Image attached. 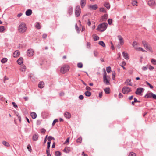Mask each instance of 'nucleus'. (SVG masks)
<instances>
[{
  "instance_id": "obj_1",
  "label": "nucleus",
  "mask_w": 156,
  "mask_h": 156,
  "mask_svg": "<svg viewBox=\"0 0 156 156\" xmlns=\"http://www.w3.org/2000/svg\"><path fill=\"white\" fill-rule=\"evenodd\" d=\"M27 30L26 24L24 22H21L19 24L18 28V31L20 34L25 33Z\"/></svg>"
},
{
  "instance_id": "obj_2",
  "label": "nucleus",
  "mask_w": 156,
  "mask_h": 156,
  "mask_svg": "<svg viewBox=\"0 0 156 156\" xmlns=\"http://www.w3.org/2000/svg\"><path fill=\"white\" fill-rule=\"evenodd\" d=\"M108 24L106 23H103L100 24L97 28V30L103 32L106 29Z\"/></svg>"
},
{
  "instance_id": "obj_3",
  "label": "nucleus",
  "mask_w": 156,
  "mask_h": 156,
  "mask_svg": "<svg viewBox=\"0 0 156 156\" xmlns=\"http://www.w3.org/2000/svg\"><path fill=\"white\" fill-rule=\"evenodd\" d=\"M69 66L68 65H64L61 68L60 72L62 73H65L69 69Z\"/></svg>"
},
{
  "instance_id": "obj_4",
  "label": "nucleus",
  "mask_w": 156,
  "mask_h": 156,
  "mask_svg": "<svg viewBox=\"0 0 156 156\" xmlns=\"http://www.w3.org/2000/svg\"><path fill=\"white\" fill-rule=\"evenodd\" d=\"M131 91V89L126 86L123 87L122 89V92L124 94H127Z\"/></svg>"
},
{
  "instance_id": "obj_5",
  "label": "nucleus",
  "mask_w": 156,
  "mask_h": 156,
  "mask_svg": "<svg viewBox=\"0 0 156 156\" xmlns=\"http://www.w3.org/2000/svg\"><path fill=\"white\" fill-rule=\"evenodd\" d=\"M81 10L80 7L79 6H77L75 9V14L76 17H78L80 16Z\"/></svg>"
},
{
  "instance_id": "obj_6",
  "label": "nucleus",
  "mask_w": 156,
  "mask_h": 156,
  "mask_svg": "<svg viewBox=\"0 0 156 156\" xmlns=\"http://www.w3.org/2000/svg\"><path fill=\"white\" fill-rule=\"evenodd\" d=\"M103 81L104 83L106 85H108L110 84L107 78L106 72L105 73L103 76Z\"/></svg>"
},
{
  "instance_id": "obj_7",
  "label": "nucleus",
  "mask_w": 156,
  "mask_h": 156,
  "mask_svg": "<svg viewBox=\"0 0 156 156\" xmlns=\"http://www.w3.org/2000/svg\"><path fill=\"white\" fill-rule=\"evenodd\" d=\"M144 90V89L142 88H138L135 92V93L137 95H140Z\"/></svg>"
},
{
  "instance_id": "obj_8",
  "label": "nucleus",
  "mask_w": 156,
  "mask_h": 156,
  "mask_svg": "<svg viewBox=\"0 0 156 156\" xmlns=\"http://www.w3.org/2000/svg\"><path fill=\"white\" fill-rule=\"evenodd\" d=\"M118 37L119 40V43L121 45H123L124 44V41L122 37L120 35H119L118 36Z\"/></svg>"
},
{
  "instance_id": "obj_9",
  "label": "nucleus",
  "mask_w": 156,
  "mask_h": 156,
  "mask_svg": "<svg viewBox=\"0 0 156 156\" xmlns=\"http://www.w3.org/2000/svg\"><path fill=\"white\" fill-rule=\"evenodd\" d=\"M148 4L151 7H152L156 5L155 2L153 0H150L148 1Z\"/></svg>"
},
{
  "instance_id": "obj_10",
  "label": "nucleus",
  "mask_w": 156,
  "mask_h": 156,
  "mask_svg": "<svg viewBox=\"0 0 156 156\" xmlns=\"http://www.w3.org/2000/svg\"><path fill=\"white\" fill-rule=\"evenodd\" d=\"M27 53L28 56H31L33 55L34 52L33 49H30L27 51Z\"/></svg>"
},
{
  "instance_id": "obj_11",
  "label": "nucleus",
  "mask_w": 156,
  "mask_h": 156,
  "mask_svg": "<svg viewBox=\"0 0 156 156\" xmlns=\"http://www.w3.org/2000/svg\"><path fill=\"white\" fill-rule=\"evenodd\" d=\"M73 8L71 6H69L68 8L67 14L68 16L69 17L72 14Z\"/></svg>"
},
{
  "instance_id": "obj_12",
  "label": "nucleus",
  "mask_w": 156,
  "mask_h": 156,
  "mask_svg": "<svg viewBox=\"0 0 156 156\" xmlns=\"http://www.w3.org/2000/svg\"><path fill=\"white\" fill-rule=\"evenodd\" d=\"M89 7L90 9L91 10H95L98 7L97 5L96 4L93 5H90Z\"/></svg>"
},
{
  "instance_id": "obj_13",
  "label": "nucleus",
  "mask_w": 156,
  "mask_h": 156,
  "mask_svg": "<svg viewBox=\"0 0 156 156\" xmlns=\"http://www.w3.org/2000/svg\"><path fill=\"white\" fill-rule=\"evenodd\" d=\"M147 50L151 52H152L151 47L147 44L144 47Z\"/></svg>"
},
{
  "instance_id": "obj_14",
  "label": "nucleus",
  "mask_w": 156,
  "mask_h": 156,
  "mask_svg": "<svg viewBox=\"0 0 156 156\" xmlns=\"http://www.w3.org/2000/svg\"><path fill=\"white\" fill-rule=\"evenodd\" d=\"M39 135L37 133L34 134L33 136L32 139L33 141H36L37 140Z\"/></svg>"
},
{
  "instance_id": "obj_15",
  "label": "nucleus",
  "mask_w": 156,
  "mask_h": 156,
  "mask_svg": "<svg viewBox=\"0 0 156 156\" xmlns=\"http://www.w3.org/2000/svg\"><path fill=\"white\" fill-rule=\"evenodd\" d=\"M64 116L67 119H69L71 117L70 113L68 112H65L64 114Z\"/></svg>"
},
{
  "instance_id": "obj_16",
  "label": "nucleus",
  "mask_w": 156,
  "mask_h": 156,
  "mask_svg": "<svg viewBox=\"0 0 156 156\" xmlns=\"http://www.w3.org/2000/svg\"><path fill=\"white\" fill-rule=\"evenodd\" d=\"M20 54V53L19 51H16L13 54V56L14 57H16L19 56Z\"/></svg>"
},
{
  "instance_id": "obj_17",
  "label": "nucleus",
  "mask_w": 156,
  "mask_h": 156,
  "mask_svg": "<svg viewBox=\"0 0 156 156\" xmlns=\"http://www.w3.org/2000/svg\"><path fill=\"white\" fill-rule=\"evenodd\" d=\"M32 12V10L30 9H29L26 11L25 14L27 16H30L31 15Z\"/></svg>"
},
{
  "instance_id": "obj_18",
  "label": "nucleus",
  "mask_w": 156,
  "mask_h": 156,
  "mask_svg": "<svg viewBox=\"0 0 156 156\" xmlns=\"http://www.w3.org/2000/svg\"><path fill=\"white\" fill-rule=\"evenodd\" d=\"M108 17V15L107 14H104L102 17L101 20L102 21H105L107 19Z\"/></svg>"
},
{
  "instance_id": "obj_19",
  "label": "nucleus",
  "mask_w": 156,
  "mask_h": 156,
  "mask_svg": "<svg viewBox=\"0 0 156 156\" xmlns=\"http://www.w3.org/2000/svg\"><path fill=\"white\" fill-rule=\"evenodd\" d=\"M23 59L22 58H20L17 61L18 63L20 65H21L23 63Z\"/></svg>"
},
{
  "instance_id": "obj_20",
  "label": "nucleus",
  "mask_w": 156,
  "mask_h": 156,
  "mask_svg": "<svg viewBox=\"0 0 156 156\" xmlns=\"http://www.w3.org/2000/svg\"><path fill=\"white\" fill-rule=\"evenodd\" d=\"M44 87V83L43 82L41 81L39 82L38 84V87L40 88H42Z\"/></svg>"
},
{
  "instance_id": "obj_21",
  "label": "nucleus",
  "mask_w": 156,
  "mask_h": 156,
  "mask_svg": "<svg viewBox=\"0 0 156 156\" xmlns=\"http://www.w3.org/2000/svg\"><path fill=\"white\" fill-rule=\"evenodd\" d=\"M153 93L152 92H150L147 94L145 96V97L146 98H151L152 97Z\"/></svg>"
},
{
  "instance_id": "obj_22",
  "label": "nucleus",
  "mask_w": 156,
  "mask_h": 156,
  "mask_svg": "<svg viewBox=\"0 0 156 156\" xmlns=\"http://www.w3.org/2000/svg\"><path fill=\"white\" fill-rule=\"evenodd\" d=\"M35 27L38 29H40L41 28V26L39 22H37L35 23Z\"/></svg>"
},
{
  "instance_id": "obj_23",
  "label": "nucleus",
  "mask_w": 156,
  "mask_h": 156,
  "mask_svg": "<svg viewBox=\"0 0 156 156\" xmlns=\"http://www.w3.org/2000/svg\"><path fill=\"white\" fill-rule=\"evenodd\" d=\"M30 115L32 118L33 119H35L37 117V114L34 112H31Z\"/></svg>"
},
{
  "instance_id": "obj_24",
  "label": "nucleus",
  "mask_w": 156,
  "mask_h": 156,
  "mask_svg": "<svg viewBox=\"0 0 156 156\" xmlns=\"http://www.w3.org/2000/svg\"><path fill=\"white\" fill-rule=\"evenodd\" d=\"M105 6L108 9H109L110 5L109 3L108 2H106L104 4Z\"/></svg>"
},
{
  "instance_id": "obj_25",
  "label": "nucleus",
  "mask_w": 156,
  "mask_h": 156,
  "mask_svg": "<svg viewBox=\"0 0 156 156\" xmlns=\"http://www.w3.org/2000/svg\"><path fill=\"white\" fill-rule=\"evenodd\" d=\"M26 69V67L25 65H23L20 66V70L22 72H25Z\"/></svg>"
},
{
  "instance_id": "obj_26",
  "label": "nucleus",
  "mask_w": 156,
  "mask_h": 156,
  "mask_svg": "<svg viewBox=\"0 0 156 156\" xmlns=\"http://www.w3.org/2000/svg\"><path fill=\"white\" fill-rule=\"evenodd\" d=\"M86 0H81V5L82 8H83L85 6L84 3H85Z\"/></svg>"
},
{
  "instance_id": "obj_27",
  "label": "nucleus",
  "mask_w": 156,
  "mask_h": 156,
  "mask_svg": "<svg viewBox=\"0 0 156 156\" xmlns=\"http://www.w3.org/2000/svg\"><path fill=\"white\" fill-rule=\"evenodd\" d=\"M122 55H123L124 57L126 59H129V58L128 56L127 53H125L124 52H122Z\"/></svg>"
},
{
  "instance_id": "obj_28",
  "label": "nucleus",
  "mask_w": 156,
  "mask_h": 156,
  "mask_svg": "<svg viewBox=\"0 0 156 156\" xmlns=\"http://www.w3.org/2000/svg\"><path fill=\"white\" fill-rule=\"evenodd\" d=\"M105 93L106 94H108L110 93V89L109 88H107L104 89Z\"/></svg>"
},
{
  "instance_id": "obj_29",
  "label": "nucleus",
  "mask_w": 156,
  "mask_h": 156,
  "mask_svg": "<svg viewBox=\"0 0 156 156\" xmlns=\"http://www.w3.org/2000/svg\"><path fill=\"white\" fill-rule=\"evenodd\" d=\"M125 83H127V85L129 86H132V84L131 83H130V80L129 79H127L126 80V81L125 82Z\"/></svg>"
},
{
  "instance_id": "obj_30",
  "label": "nucleus",
  "mask_w": 156,
  "mask_h": 156,
  "mask_svg": "<svg viewBox=\"0 0 156 156\" xmlns=\"http://www.w3.org/2000/svg\"><path fill=\"white\" fill-rule=\"evenodd\" d=\"M85 95L88 97L90 96L91 94V93L90 92L87 91L85 92Z\"/></svg>"
},
{
  "instance_id": "obj_31",
  "label": "nucleus",
  "mask_w": 156,
  "mask_h": 156,
  "mask_svg": "<svg viewBox=\"0 0 156 156\" xmlns=\"http://www.w3.org/2000/svg\"><path fill=\"white\" fill-rule=\"evenodd\" d=\"M2 143L5 146H6L8 147L9 146V144L8 142H6V141H2Z\"/></svg>"
},
{
  "instance_id": "obj_32",
  "label": "nucleus",
  "mask_w": 156,
  "mask_h": 156,
  "mask_svg": "<svg viewBox=\"0 0 156 156\" xmlns=\"http://www.w3.org/2000/svg\"><path fill=\"white\" fill-rule=\"evenodd\" d=\"M7 61V59L6 58H4L2 59L1 62L2 63H5Z\"/></svg>"
},
{
  "instance_id": "obj_33",
  "label": "nucleus",
  "mask_w": 156,
  "mask_h": 156,
  "mask_svg": "<svg viewBox=\"0 0 156 156\" xmlns=\"http://www.w3.org/2000/svg\"><path fill=\"white\" fill-rule=\"evenodd\" d=\"M126 65V63L125 62L123 61L122 62V65H120V66L123 68L124 70H126V68L124 66H125Z\"/></svg>"
},
{
  "instance_id": "obj_34",
  "label": "nucleus",
  "mask_w": 156,
  "mask_h": 156,
  "mask_svg": "<svg viewBox=\"0 0 156 156\" xmlns=\"http://www.w3.org/2000/svg\"><path fill=\"white\" fill-rule=\"evenodd\" d=\"M132 4L133 6H137V2L136 1L133 0L132 2Z\"/></svg>"
},
{
  "instance_id": "obj_35",
  "label": "nucleus",
  "mask_w": 156,
  "mask_h": 156,
  "mask_svg": "<svg viewBox=\"0 0 156 156\" xmlns=\"http://www.w3.org/2000/svg\"><path fill=\"white\" fill-rule=\"evenodd\" d=\"M100 11L105 13H106L107 11L106 9L104 8H100Z\"/></svg>"
},
{
  "instance_id": "obj_36",
  "label": "nucleus",
  "mask_w": 156,
  "mask_h": 156,
  "mask_svg": "<svg viewBox=\"0 0 156 156\" xmlns=\"http://www.w3.org/2000/svg\"><path fill=\"white\" fill-rule=\"evenodd\" d=\"M139 44L138 43H137L136 41H134L133 44H132V46L134 47H136V46L139 45Z\"/></svg>"
},
{
  "instance_id": "obj_37",
  "label": "nucleus",
  "mask_w": 156,
  "mask_h": 156,
  "mask_svg": "<svg viewBox=\"0 0 156 156\" xmlns=\"http://www.w3.org/2000/svg\"><path fill=\"white\" fill-rule=\"evenodd\" d=\"M99 44L102 46L105 47V46L104 43L102 41H100L99 42Z\"/></svg>"
},
{
  "instance_id": "obj_38",
  "label": "nucleus",
  "mask_w": 156,
  "mask_h": 156,
  "mask_svg": "<svg viewBox=\"0 0 156 156\" xmlns=\"http://www.w3.org/2000/svg\"><path fill=\"white\" fill-rule=\"evenodd\" d=\"M5 30V27L4 26H0V32H3Z\"/></svg>"
},
{
  "instance_id": "obj_39",
  "label": "nucleus",
  "mask_w": 156,
  "mask_h": 156,
  "mask_svg": "<svg viewBox=\"0 0 156 156\" xmlns=\"http://www.w3.org/2000/svg\"><path fill=\"white\" fill-rule=\"evenodd\" d=\"M52 139L54 140L55 138L51 136H49L48 137L47 140L48 141V142H50V141Z\"/></svg>"
},
{
  "instance_id": "obj_40",
  "label": "nucleus",
  "mask_w": 156,
  "mask_h": 156,
  "mask_svg": "<svg viewBox=\"0 0 156 156\" xmlns=\"http://www.w3.org/2000/svg\"><path fill=\"white\" fill-rule=\"evenodd\" d=\"M55 155L56 156H60L61 155V153L58 151L55 152Z\"/></svg>"
},
{
  "instance_id": "obj_41",
  "label": "nucleus",
  "mask_w": 156,
  "mask_h": 156,
  "mask_svg": "<svg viewBox=\"0 0 156 156\" xmlns=\"http://www.w3.org/2000/svg\"><path fill=\"white\" fill-rule=\"evenodd\" d=\"M151 63L154 65H156V60L152 58L151 60Z\"/></svg>"
},
{
  "instance_id": "obj_42",
  "label": "nucleus",
  "mask_w": 156,
  "mask_h": 156,
  "mask_svg": "<svg viewBox=\"0 0 156 156\" xmlns=\"http://www.w3.org/2000/svg\"><path fill=\"white\" fill-rule=\"evenodd\" d=\"M82 140V138L81 137H80L76 140V142L77 143H81V142Z\"/></svg>"
},
{
  "instance_id": "obj_43",
  "label": "nucleus",
  "mask_w": 156,
  "mask_h": 156,
  "mask_svg": "<svg viewBox=\"0 0 156 156\" xmlns=\"http://www.w3.org/2000/svg\"><path fill=\"white\" fill-rule=\"evenodd\" d=\"M93 39L95 41H96L99 39V37L98 36L94 35Z\"/></svg>"
},
{
  "instance_id": "obj_44",
  "label": "nucleus",
  "mask_w": 156,
  "mask_h": 156,
  "mask_svg": "<svg viewBox=\"0 0 156 156\" xmlns=\"http://www.w3.org/2000/svg\"><path fill=\"white\" fill-rule=\"evenodd\" d=\"M106 71H107V72L108 73H109L110 72H111V67L110 66L107 67L106 68Z\"/></svg>"
},
{
  "instance_id": "obj_45",
  "label": "nucleus",
  "mask_w": 156,
  "mask_h": 156,
  "mask_svg": "<svg viewBox=\"0 0 156 156\" xmlns=\"http://www.w3.org/2000/svg\"><path fill=\"white\" fill-rule=\"evenodd\" d=\"M128 156H136L135 153L133 152H131L129 154Z\"/></svg>"
},
{
  "instance_id": "obj_46",
  "label": "nucleus",
  "mask_w": 156,
  "mask_h": 156,
  "mask_svg": "<svg viewBox=\"0 0 156 156\" xmlns=\"http://www.w3.org/2000/svg\"><path fill=\"white\" fill-rule=\"evenodd\" d=\"M146 83L147 85L149 86L151 89H152L153 88V87L152 85H151L150 83H149L148 82L146 81Z\"/></svg>"
},
{
  "instance_id": "obj_47",
  "label": "nucleus",
  "mask_w": 156,
  "mask_h": 156,
  "mask_svg": "<svg viewBox=\"0 0 156 156\" xmlns=\"http://www.w3.org/2000/svg\"><path fill=\"white\" fill-rule=\"evenodd\" d=\"M108 24L109 25H111L112 23V19H109L108 20Z\"/></svg>"
},
{
  "instance_id": "obj_48",
  "label": "nucleus",
  "mask_w": 156,
  "mask_h": 156,
  "mask_svg": "<svg viewBox=\"0 0 156 156\" xmlns=\"http://www.w3.org/2000/svg\"><path fill=\"white\" fill-rule=\"evenodd\" d=\"M94 55L95 57H97L98 56V53L97 51H94Z\"/></svg>"
},
{
  "instance_id": "obj_49",
  "label": "nucleus",
  "mask_w": 156,
  "mask_h": 156,
  "mask_svg": "<svg viewBox=\"0 0 156 156\" xmlns=\"http://www.w3.org/2000/svg\"><path fill=\"white\" fill-rule=\"evenodd\" d=\"M77 66L78 68H81L83 67V64L81 63H79L77 64Z\"/></svg>"
},
{
  "instance_id": "obj_50",
  "label": "nucleus",
  "mask_w": 156,
  "mask_h": 156,
  "mask_svg": "<svg viewBox=\"0 0 156 156\" xmlns=\"http://www.w3.org/2000/svg\"><path fill=\"white\" fill-rule=\"evenodd\" d=\"M142 44L144 47L145 45H147L148 43H147L145 41H142Z\"/></svg>"
},
{
  "instance_id": "obj_51",
  "label": "nucleus",
  "mask_w": 156,
  "mask_h": 156,
  "mask_svg": "<svg viewBox=\"0 0 156 156\" xmlns=\"http://www.w3.org/2000/svg\"><path fill=\"white\" fill-rule=\"evenodd\" d=\"M148 69V66H143L142 68V69L144 71H146Z\"/></svg>"
},
{
  "instance_id": "obj_52",
  "label": "nucleus",
  "mask_w": 156,
  "mask_h": 156,
  "mask_svg": "<svg viewBox=\"0 0 156 156\" xmlns=\"http://www.w3.org/2000/svg\"><path fill=\"white\" fill-rule=\"evenodd\" d=\"M58 120L57 119H55L53 122L52 124V125L53 126L57 122H58Z\"/></svg>"
},
{
  "instance_id": "obj_53",
  "label": "nucleus",
  "mask_w": 156,
  "mask_h": 156,
  "mask_svg": "<svg viewBox=\"0 0 156 156\" xmlns=\"http://www.w3.org/2000/svg\"><path fill=\"white\" fill-rule=\"evenodd\" d=\"M135 49L138 51H142L143 50V48L141 47H135Z\"/></svg>"
},
{
  "instance_id": "obj_54",
  "label": "nucleus",
  "mask_w": 156,
  "mask_h": 156,
  "mask_svg": "<svg viewBox=\"0 0 156 156\" xmlns=\"http://www.w3.org/2000/svg\"><path fill=\"white\" fill-rule=\"evenodd\" d=\"M75 29L76 31H77V33H79L80 30H79L78 27L76 24V25Z\"/></svg>"
},
{
  "instance_id": "obj_55",
  "label": "nucleus",
  "mask_w": 156,
  "mask_h": 156,
  "mask_svg": "<svg viewBox=\"0 0 156 156\" xmlns=\"http://www.w3.org/2000/svg\"><path fill=\"white\" fill-rule=\"evenodd\" d=\"M148 69L150 70H152L154 69V67L151 65H150Z\"/></svg>"
},
{
  "instance_id": "obj_56",
  "label": "nucleus",
  "mask_w": 156,
  "mask_h": 156,
  "mask_svg": "<svg viewBox=\"0 0 156 156\" xmlns=\"http://www.w3.org/2000/svg\"><path fill=\"white\" fill-rule=\"evenodd\" d=\"M9 80V78L8 77H7L6 76H5L4 77V83H5V81L8 80Z\"/></svg>"
},
{
  "instance_id": "obj_57",
  "label": "nucleus",
  "mask_w": 156,
  "mask_h": 156,
  "mask_svg": "<svg viewBox=\"0 0 156 156\" xmlns=\"http://www.w3.org/2000/svg\"><path fill=\"white\" fill-rule=\"evenodd\" d=\"M12 104L13 105V106L15 108H16L17 107V105H16L15 102H12Z\"/></svg>"
},
{
  "instance_id": "obj_58",
  "label": "nucleus",
  "mask_w": 156,
  "mask_h": 156,
  "mask_svg": "<svg viewBox=\"0 0 156 156\" xmlns=\"http://www.w3.org/2000/svg\"><path fill=\"white\" fill-rule=\"evenodd\" d=\"M84 98V97L83 95H80L79 97V98L80 100H83Z\"/></svg>"
},
{
  "instance_id": "obj_59",
  "label": "nucleus",
  "mask_w": 156,
  "mask_h": 156,
  "mask_svg": "<svg viewBox=\"0 0 156 156\" xmlns=\"http://www.w3.org/2000/svg\"><path fill=\"white\" fill-rule=\"evenodd\" d=\"M27 148L28 149L29 151L30 152L31 151V146L29 145H28L27 146Z\"/></svg>"
},
{
  "instance_id": "obj_60",
  "label": "nucleus",
  "mask_w": 156,
  "mask_h": 156,
  "mask_svg": "<svg viewBox=\"0 0 156 156\" xmlns=\"http://www.w3.org/2000/svg\"><path fill=\"white\" fill-rule=\"evenodd\" d=\"M51 142H47V148H50V147Z\"/></svg>"
},
{
  "instance_id": "obj_61",
  "label": "nucleus",
  "mask_w": 156,
  "mask_h": 156,
  "mask_svg": "<svg viewBox=\"0 0 156 156\" xmlns=\"http://www.w3.org/2000/svg\"><path fill=\"white\" fill-rule=\"evenodd\" d=\"M47 34H43V35H42V37L44 38V39H45L47 37Z\"/></svg>"
},
{
  "instance_id": "obj_62",
  "label": "nucleus",
  "mask_w": 156,
  "mask_h": 156,
  "mask_svg": "<svg viewBox=\"0 0 156 156\" xmlns=\"http://www.w3.org/2000/svg\"><path fill=\"white\" fill-rule=\"evenodd\" d=\"M140 101H139L137 100V99L136 98H134V102L135 103L139 102Z\"/></svg>"
},
{
  "instance_id": "obj_63",
  "label": "nucleus",
  "mask_w": 156,
  "mask_h": 156,
  "mask_svg": "<svg viewBox=\"0 0 156 156\" xmlns=\"http://www.w3.org/2000/svg\"><path fill=\"white\" fill-rule=\"evenodd\" d=\"M86 89L87 90H91V88L89 86H87L86 87Z\"/></svg>"
},
{
  "instance_id": "obj_64",
  "label": "nucleus",
  "mask_w": 156,
  "mask_h": 156,
  "mask_svg": "<svg viewBox=\"0 0 156 156\" xmlns=\"http://www.w3.org/2000/svg\"><path fill=\"white\" fill-rule=\"evenodd\" d=\"M152 97H153L154 99H156V95L154 94L153 93Z\"/></svg>"
}]
</instances>
